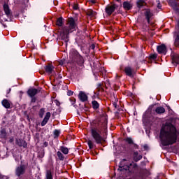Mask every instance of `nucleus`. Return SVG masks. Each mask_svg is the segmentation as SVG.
<instances>
[{
    "label": "nucleus",
    "instance_id": "f257e3e1",
    "mask_svg": "<svg viewBox=\"0 0 179 179\" xmlns=\"http://www.w3.org/2000/svg\"><path fill=\"white\" fill-rule=\"evenodd\" d=\"M62 24H64V21L62 17H59L57 21V26L59 27V38L63 40L65 43H68L69 41V34L72 33L76 29V23L75 22V20L71 17L69 19V27H62Z\"/></svg>",
    "mask_w": 179,
    "mask_h": 179
},
{
    "label": "nucleus",
    "instance_id": "f03ea898",
    "mask_svg": "<svg viewBox=\"0 0 179 179\" xmlns=\"http://www.w3.org/2000/svg\"><path fill=\"white\" fill-rule=\"evenodd\" d=\"M107 118L104 117L103 120L100 121L95 127L91 129V135L96 143H101L103 136H101V131L106 132L107 129Z\"/></svg>",
    "mask_w": 179,
    "mask_h": 179
},
{
    "label": "nucleus",
    "instance_id": "7ed1b4c3",
    "mask_svg": "<svg viewBox=\"0 0 179 179\" xmlns=\"http://www.w3.org/2000/svg\"><path fill=\"white\" fill-rule=\"evenodd\" d=\"M138 165L134 162H131L127 159H122L117 169L118 171H128L129 173H136L138 171Z\"/></svg>",
    "mask_w": 179,
    "mask_h": 179
},
{
    "label": "nucleus",
    "instance_id": "20e7f679",
    "mask_svg": "<svg viewBox=\"0 0 179 179\" xmlns=\"http://www.w3.org/2000/svg\"><path fill=\"white\" fill-rule=\"evenodd\" d=\"M26 168L24 166H18L15 170V174L17 176V177H20V176H23V174H24Z\"/></svg>",
    "mask_w": 179,
    "mask_h": 179
},
{
    "label": "nucleus",
    "instance_id": "39448f33",
    "mask_svg": "<svg viewBox=\"0 0 179 179\" xmlns=\"http://www.w3.org/2000/svg\"><path fill=\"white\" fill-rule=\"evenodd\" d=\"M157 50L159 54H164V55H166L167 53V48H166V45L164 44L157 46Z\"/></svg>",
    "mask_w": 179,
    "mask_h": 179
},
{
    "label": "nucleus",
    "instance_id": "423d86ee",
    "mask_svg": "<svg viewBox=\"0 0 179 179\" xmlns=\"http://www.w3.org/2000/svg\"><path fill=\"white\" fill-rule=\"evenodd\" d=\"M45 71L49 75H55V71H54V66L49 64L45 67Z\"/></svg>",
    "mask_w": 179,
    "mask_h": 179
},
{
    "label": "nucleus",
    "instance_id": "0eeeda50",
    "mask_svg": "<svg viewBox=\"0 0 179 179\" xmlns=\"http://www.w3.org/2000/svg\"><path fill=\"white\" fill-rule=\"evenodd\" d=\"M3 8L7 17H11L12 13H10V8H9V6L6 3H4Z\"/></svg>",
    "mask_w": 179,
    "mask_h": 179
},
{
    "label": "nucleus",
    "instance_id": "6e6552de",
    "mask_svg": "<svg viewBox=\"0 0 179 179\" xmlns=\"http://www.w3.org/2000/svg\"><path fill=\"white\" fill-rule=\"evenodd\" d=\"M78 99L83 102L87 101V95L84 92L80 91L78 94Z\"/></svg>",
    "mask_w": 179,
    "mask_h": 179
},
{
    "label": "nucleus",
    "instance_id": "1a4fd4ad",
    "mask_svg": "<svg viewBox=\"0 0 179 179\" xmlns=\"http://www.w3.org/2000/svg\"><path fill=\"white\" fill-rule=\"evenodd\" d=\"M114 10H115V5L107 6L106 8V13L107 15H111Z\"/></svg>",
    "mask_w": 179,
    "mask_h": 179
},
{
    "label": "nucleus",
    "instance_id": "9d476101",
    "mask_svg": "<svg viewBox=\"0 0 179 179\" xmlns=\"http://www.w3.org/2000/svg\"><path fill=\"white\" fill-rule=\"evenodd\" d=\"M50 117H51V113L48 112L43 120L41 122V127H44L47 124V122H48V120H50Z\"/></svg>",
    "mask_w": 179,
    "mask_h": 179
},
{
    "label": "nucleus",
    "instance_id": "9b49d317",
    "mask_svg": "<svg viewBox=\"0 0 179 179\" xmlns=\"http://www.w3.org/2000/svg\"><path fill=\"white\" fill-rule=\"evenodd\" d=\"M145 16L147 19L148 23H150V17L153 16V14H152V12H150V10H145Z\"/></svg>",
    "mask_w": 179,
    "mask_h": 179
},
{
    "label": "nucleus",
    "instance_id": "f8f14e48",
    "mask_svg": "<svg viewBox=\"0 0 179 179\" xmlns=\"http://www.w3.org/2000/svg\"><path fill=\"white\" fill-rule=\"evenodd\" d=\"M16 143L18 145V146H22V148H27V143H26V141L22 139H17Z\"/></svg>",
    "mask_w": 179,
    "mask_h": 179
},
{
    "label": "nucleus",
    "instance_id": "ddd939ff",
    "mask_svg": "<svg viewBox=\"0 0 179 179\" xmlns=\"http://www.w3.org/2000/svg\"><path fill=\"white\" fill-rule=\"evenodd\" d=\"M123 8L126 9V10H129L132 9V4L128 1H124L123 3Z\"/></svg>",
    "mask_w": 179,
    "mask_h": 179
},
{
    "label": "nucleus",
    "instance_id": "4468645a",
    "mask_svg": "<svg viewBox=\"0 0 179 179\" xmlns=\"http://www.w3.org/2000/svg\"><path fill=\"white\" fill-rule=\"evenodd\" d=\"M37 92V89H29L27 93L30 97H34Z\"/></svg>",
    "mask_w": 179,
    "mask_h": 179
},
{
    "label": "nucleus",
    "instance_id": "2eb2a0df",
    "mask_svg": "<svg viewBox=\"0 0 179 179\" xmlns=\"http://www.w3.org/2000/svg\"><path fill=\"white\" fill-rule=\"evenodd\" d=\"M2 106H3V107H5V108H10V102H9V101H8V99H3L1 101Z\"/></svg>",
    "mask_w": 179,
    "mask_h": 179
},
{
    "label": "nucleus",
    "instance_id": "dca6fc26",
    "mask_svg": "<svg viewBox=\"0 0 179 179\" xmlns=\"http://www.w3.org/2000/svg\"><path fill=\"white\" fill-rule=\"evenodd\" d=\"M152 108H153V106H150L148 109L146 110L145 113L143 115V118H149V114L152 113Z\"/></svg>",
    "mask_w": 179,
    "mask_h": 179
},
{
    "label": "nucleus",
    "instance_id": "f3484780",
    "mask_svg": "<svg viewBox=\"0 0 179 179\" xmlns=\"http://www.w3.org/2000/svg\"><path fill=\"white\" fill-rule=\"evenodd\" d=\"M174 44L176 47H179V32L176 34V35L174 36Z\"/></svg>",
    "mask_w": 179,
    "mask_h": 179
},
{
    "label": "nucleus",
    "instance_id": "a211bd4d",
    "mask_svg": "<svg viewBox=\"0 0 179 179\" xmlns=\"http://www.w3.org/2000/svg\"><path fill=\"white\" fill-rule=\"evenodd\" d=\"M87 15L90 17H96V12L93 11V10H87Z\"/></svg>",
    "mask_w": 179,
    "mask_h": 179
},
{
    "label": "nucleus",
    "instance_id": "6ab92c4d",
    "mask_svg": "<svg viewBox=\"0 0 179 179\" xmlns=\"http://www.w3.org/2000/svg\"><path fill=\"white\" fill-rule=\"evenodd\" d=\"M166 111V109L164 108L159 106L155 109V112L157 114H163Z\"/></svg>",
    "mask_w": 179,
    "mask_h": 179
},
{
    "label": "nucleus",
    "instance_id": "aec40b11",
    "mask_svg": "<svg viewBox=\"0 0 179 179\" xmlns=\"http://www.w3.org/2000/svg\"><path fill=\"white\" fill-rule=\"evenodd\" d=\"M124 72L127 76H132V69H131V67H126L124 69Z\"/></svg>",
    "mask_w": 179,
    "mask_h": 179
},
{
    "label": "nucleus",
    "instance_id": "412c9836",
    "mask_svg": "<svg viewBox=\"0 0 179 179\" xmlns=\"http://www.w3.org/2000/svg\"><path fill=\"white\" fill-rule=\"evenodd\" d=\"M59 150H61L64 155H68V153H69V150L66 147L60 146Z\"/></svg>",
    "mask_w": 179,
    "mask_h": 179
},
{
    "label": "nucleus",
    "instance_id": "4be33fe9",
    "mask_svg": "<svg viewBox=\"0 0 179 179\" xmlns=\"http://www.w3.org/2000/svg\"><path fill=\"white\" fill-rule=\"evenodd\" d=\"M134 159L135 162H139L141 159H142V155L138 154V152H134Z\"/></svg>",
    "mask_w": 179,
    "mask_h": 179
},
{
    "label": "nucleus",
    "instance_id": "5701e85b",
    "mask_svg": "<svg viewBox=\"0 0 179 179\" xmlns=\"http://www.w3.org/2000/svg\"><path fill=\"white\" fill-rule=\"evenodd\" d=\"M45 179H53L52 173H51V171L50 170L46 171Z\"/></svg>",
    "mask_w": 179,
    "mask_h": 179
},
{
    "label": "nucleus",
    "instance_id": "b1692460",
    "mask_svg": "<svg viewBox=\"0 0 179 179\" xmlns=\"http://www.w3.org/2000/svg\"><path fill=\"white\" fill-rule=\"evenodd\" d=\"M73 53L75 54V56H73ZM76 57H78V52L76 50H73V52H70V58L73 59V61H75V58Z\"/></svg>",
    "mask_w": 179,
    "mask_h": 179
},
{
    "label": "nucleus",
    "instance_id": "393cba45",
    "mask_svg": "<svg viewBox=\"0 0 179 179\" xmlns=\"http://www.w3.org/2000/svg\"><path fill=\"white\" fill-rule=\"evenodd\" d=\"M92 107L93 108H94V110H97V108H99V102H97L96 101H93Z\"/></svg>",
    "mask_w": 179,
    "mask_h": 179
},
{
    "label": "nucleus",
    "instance_id": "a878e982",
    "mask_svg": "<svg viewBox=\"0 0 179 179\" xmlns=\"http://www.w3.org/2000/svg\"><path fill=\"white\" fill-rule=\"evenodd\" d=\"M87 145L90 149H93V148L94 147V144L93 143V141H92L91 140L87 141Z\"/></svg>",
    "mask_w": 179,
    "mask_h": 179
},
{
    "label": "nucleus",
    "instance_id": "bb28decb",
    "mask_svg": "<svg viewBox=\"0 0 179 179\" xmlns=\"http://www.w3.org/2000/svg\"><path fill=\"white\" fill-rule=\"evenodd\" d=\"M57 157H58V158H59V160H64V155H62V154L61 153V152L58 151V152H57Z\"/></svg>",
    "mask_w": 179,
    "mask_h": 179
},
{
    "label": "nucleus",
    "instance_id": "cd10ccee",
    "mask_svg": "<svg viewBox=\"0 0 179 179\" xmlns=\"http://www.w3.org/2000/svg\"><path fill=\"white\" fill-rule=\"evenodd\" d=\"M137 6L138 8H142V6H143V0H139L138 2H137Z\"/></svg>",
    "mask_w": 179,
    "mask_h": 179
},
{
    "label": "nucleus",
    "instance_id": "c85d7f7f",
    "mask_svg": "<svg viewBox=\"0 0 179 179\" xmlns=\"http://www.w3.org/2000/svg\"><path fill=\"white\" fill-rule=\"evenodd\" d=\"M126 142H128L129 145H132V143H134V141H132V138H127Z\"/></svg>",
    "mask_w": 179,
    "mask_h": 179
},
{
    "label": "nucleus",
    "instance_id": "c756f323",
    "mask_svg": "<svg viewBox=\"0 0 179 179\" xmlns=\"http://www.w3.org/2000/svg\"><path fill=\"white\" fill-rule=\"evenodd\" d=\"M169 3L171 6H173V8H175V9L177 8V4L176 3V2H171V1H170Z\"/></svg>",
    "mask_w": 179,
    "mask_h": 179
},
{
    "label": "nucleus",
    "instance_id": "7c9ffc66",
    "mask_svg": "<svg viewBox=\"0 0 179 179\" xmlns=\"http://www.w3.org/2000/svg\"><path fill=\"white\" fill-rule=\"evenodd\" d=\"M69 100H70L71 106H73L75 104L76 101V99H75L73 98H71Z\"/></svg>",
    "mask_w": 179,
    "mask_h": 179
},
{
    "label": "nucleus",
    "instance_id": "2f4dec72",
    "mask_svg": "<svg viewBox=\"0 0 179 179\" xmlns=\"http://www.w3.org/2000/svg\"><path fill=\"white\" fill-rule=\"evenodd\" d=\"M43 115H44V109H41L39 112V116L43 118Z\"/></svg>",
    "mask_w": 179,
    "mask_h": 179
},
{
    "label": "nucleus",
    "instance_id": "473e14b6",
    "mask_svg": "<svg viewBox=\"0 0 179 179\" xmlns=\"http://www.w3.org/2000/svg\"><path fill=\"white\" fill-rule=\"evenodd\" d=\"M150 59H156L157 58V55H150Z\"/></svg>",
    "mask_w": 179,
    "mask_h": 179
},
{
    "label": "nucleus",
    "instance_id": "72a5a7b5",
    "mask_svg": "<svg viewBox=\"0 0 179 179\" xmlns=\"http://www.w3.org/2000/svg\"><path fill=\"white\" fill-rule=\"evenodd\" d=\"M157 3L158 9H161L162 8V5L160 4V1L157 0Z\"/></svg>",
    "mask_w": 179,
    "mask_h": 179
},
{
    "label": "nucleus",
    "instance_id": "f704fd0d",
    "mask_svg": "<svg viewBox=\"0 0 179 179\" xmlns=\"http://www.w3.org/2000/svg\"><path fill=\"white\" fill-rule=\"evenodd\" d=\"M54 134H55V136H59V131L55 130Z\"/></svg>",
    "mask_w": 179,
    "mask_h": 179
},
{
    "label": "nucleus",
    "instance_id": "c9c22d12",
    "mask_svg": "<svg viewBox=\"0 0 179 179\" xmlns=\"http://www.w3.org/2000/svg\"><path fill=\"white\" fill-rule=\"evenodd\" d=\"M73 9H74L75 10H78V4H74V5L73 6Z\"/></svg>",
    "mask_w": 179,
    "mask_h": 179
},
{
    "label": "nucleus",
    "instance_id": "e433bc0d",
    "mask_svg": "<svg viewBox=\"0 0 179 179\" xmlns=\"http://www.w3.org/2000/svg\"><path fill=\"white\" fill-rule=\"evenodd\" d=\"M0 179H9V178H8V176H3L2 175H0Z\"/></svg>",
    "mask_w": 179,
    "mask_h": 179
},
{
    "label": "nucleus",
    "instance_id": "4c0bfd02",
    "mask_svg": "<svg viewBox=\"0 0 179 179\" xmlns=\"http://www.w3.org/2000/svg\"><path fill=\"white\" fill-rule=\"evenodd\" d=\"M67 94H68V96H72V94H73V92H72V91H69V92H67Z\"/></svg>",
    "mask_w": 179,
    "mask_h": 179
},
{
    "label": "nucleus",
    "instance_id": "58836bf2",
    "mask_svg": "<svg viewBox=\"0 0 179 179\" xmlns=\"http://www.w3.org/2000/svg\"><path fill=\"white\" fill-rule=\"evenodd\" d=\"M113 106H114V107H115V108H117V103H113Z\"/></svg>",
    "mask_w": 179,
    "mask_h": 179
},
{
    "label": "nucleus",
    "instance_id": "ea45409f",
    "mask_svg": "<svg viewBox=\"0 0 179 179\" xmlns=\"http://www.w3.org/2000/svg\"><path fill=\"white\" fill-rule=\"evenodd\" d=\"M59 64H60V65H64V61H62V60L60 61V62H59Z\"/></svg>",
    "mask_w": 179,
    "mask_h": 179
},
{
    "label": "nucleus",
    "instance_id": "a19ab883",
    "mask_svg": "<svg viewBox=\"0 0 179 179\" xmlns=\"http://www.w3.org/2000/svg\"><path fill=\"white\" fill-rule=\"evenodd\" d=\"M1 134H3V136H5V135H6V134L5 133V131H1Z\"/></svg>",
    "mask_w": 179,
    "mask_h": 179
},
{
    "label": "nucleus",
    "instance_id": "79ce46f5",
    "mask_svg": "<svg viewBox=\"0 0 179 179\" xmlns=\"http://www.w3.org/2000/svg\"><path fill=\"white\" fill-rule=\"evenodd\" d=\"M92 50H94V45H91Z\"/></svg>",
    "mask_w": 179,
    "mask_h": 179
},
{
    "label": "nucleus",
    "instance_id": "37998d69",
    "mask_svg": "<svg viewBox=\"0 0 179 179\" xmlns=\"http://www.w3.org/2000/svg\"><path fill=\"white\" fill-rule=\"evenodd\" d=\"M144 149L146 150V149H148V145H144Z\"/></svg>",
    "mask_w": 179,
    "mask_h": 179
},
{
    "label": "nucleus",
    "instance_id": "c03bdc74",
    "mask_svg": "<svg viewBox=\"0 0 179 179\" xmlns=\"http://www.w3.org/2000/svg\"><path fill=\"white\" fill-rule=\"evenodd\" d=\"M10 143L13 142V138H12L10 139Z\"/></svg>",
    "mask_w": 179,
    "mask_h": 179
},
{
    "label": "nucleus",
    "instance_id": "a18cd8bd",
    "mask_svg": "<svg viewBox=\"0 0 179 179\" xmlns=\"http://www.w3.org/2000/svg\"><path fill=\"white\" fill-rule=\"evenodd\" d=\"M5 21H6L7 20L6 19H4Z\"/></svg>",
    "mask_w": 179,
    "mask_h": 179
},
{
    "label": "nucleus",
    "instance_id": "49530a36",
    "mask_svg": "<svg viewBox=\"0 0 179 179\" xmlns=\"http://www.w3.org/2000/svg\"><path fill=\"white\" fill-rule=\"evenodd\" d=\"M99 86H101V84H99Z\"/></svg>",
    "mask_w": 179,
    "mask_h": 179
},
{
    "label": "nucleus",
    "instance_id": "de8ad7c7",
    "mask_svg": "<svg viewBox=\"0 0 179 179\" xmlns=\"http://www.w3.org/2000/svg\"><path fill=\"white\" fill-rule=\"evenodd\" d=\"M117 1H120V0H117Z\"/></svg>",
    "mask_w": 179,
    "mask_h": 179
}]
</instances>
